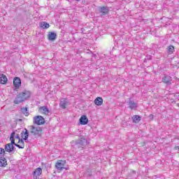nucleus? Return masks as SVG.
I'll list each match as a JSON object with an SVG mask.
<instances>
[{
	"label": "nucleus",
	"mask_w": 179,
	"mask_h": 179,
	"mask_svg": "<svg viewBox=\"0 0 179 179\" xmlns=\"http://www.w3.org/2000/svg\"><path fill=\"white\" fill-rule=\"evenodd\" d=\"M43 135V128L40 127H35L34 125H31L29 127V131L27 129H24V131L21 132V138H24V141L27 142L29 136H34L36 139L40 138Z\"/></svg>",
	"instance_id": "1"
},
{
	"label": "nucleus",
	"mask_w": 179,
	"mask_h": 179,
	"mask_svg": "<svg viewBox=\"0 0 179 179\" xmlns=\"http://www.w3.org/2000/svg\"><path fill=\"white\" fill-rule=\"evenodd\" d=\"M31 96V92L30 91L24 90L15 96L13 103L14 104H20V103H23L27 100V99H30Z\"/></svg>",
	"instance_id": "2"
},
{
	"label": "nucleus",
	"mask_w": 179,
	"mask_h": 179,
	"mask_svg": "<svg viewBox=\"0 0 179 179\" xmlns=\"http://www.w3.org/2000/svg\"><path fill=\"white\" fill-rule=\"evenodd\" d=\"M86 145H87V140L85 137H82L74 142L75 149H80V150L85 149Z\"/></svg>",
	"instance_id": "3"
},
{
	"label": "nucleus",
	"mask_w": 179,
	"mask_h": 179,
	"mask_svg": "<svg viewBox=\"0 0 179 179\" xmlns=\"http://www.w3.org/2000/svg\"><path fill=\"white\" fill-rule=\"evenodd\" d=\"M34 124L36 125H44L45 124V119L41 115H37L34 117Z\"/></svg>",
	"instance_id": "4"
},
{
	"label": "nucleus",
	"mask_w": 179,
	"mask_h": 179,
	"mask_svg": "<svg viewBox=\"0 0 179 179\" xmlns=\"http://www.w3.org/2000/svg\"><path fill=\"white\" fill-rule=\"evenodd\" d=\"M128 106L130 110H136V108H138V103L135 102V101L132 100L131 98L129 99Z\"/></svg>",
	"instance_id": "5"
},
{
	"label": "nucleus",
	"mask_w": 179,
	"mask_h": 179,
	"mask_svg": "<svg viewBox=\"0 0 179 179\" xmlns=\"http://www.w3.org/2000/svg\"><path fill=\"white\" fill-rule=\"evenodd\" d=\"M99 12L101 13L103 16H106V15H108L110 9L107 6H101L99 8Z\"/></svg>",
	"instance_id": "6"
},
{
	"label": "nucleus",
	"mask_w": 179,
	"mask_h": 179,
	"mask_svg": "<svg viewBox=\"0 0 179 179\" xmlns=\"http://www.w3.org/2000/svg\"><path fill=\"white\" fill-rule=\"evenodd\" d=\"M15 149L16 148L14 147L12 144L7 143L5 145L4 150L8 152V153H13L15 152Z\"/></svg>",
	"instance_id": "7"
},
{
	"label": "nucleus",
	"mask_w": 179,
	"mask_h": 179,
	"mask_svg": "<svg viewBox=\"0 0 179 179\" xmlns=\"http://www.w3.org/2000/svg\"><path fill=\"white\" fill-rule=\"evenodd\" d=\"M13 85L15 89H19L22 86V80L19 77H15L13 79Z\"/></svg>",
	"instance_id": "8"
},
{
	"label": "nucleus",
	"mask_w": 179,
	"mask_h": 179,
	"mask_svg": "<svg viewBox=\"0 0 179 179\" xmlns=\"http://www.w3.org/2000/svg\"><path fill=\"white\" fill-rule=\"evenodd\" d=\"M66 106H68V99L61 98L60 103H59V107L61 108H63V110H65V108H66Z\"/></svg>",
	"instance_id": "9"
},
{
	"label": "nucleus",
	"mask_w": 179,
	"mask_h": 179,
	"mask_svg": "<svg viewBox=\"0 0 179 179\" xmlns=\"http://www.w3.org/2000/svg\"><path fill=\"white\" fill-rule=\"evenodd\" d=\"M79 122L80 125H87L89 122V119L87 118V116L85 115H82L79 119Z\"/></svg>",
	"instance_id": "10"
},
{
	"label": "nucleus",
	"mask_w": 179,
	"mask_h": 179,
	"mask_svg": "<svg viewBox=\"0 0 179 179\" xmlns=\"http://www.w3.org/2000/svg\"><path fill=\"white\" fill-rule=\"evenodd\" d=\"M172 80L173 79L171 78V77L166 74H164V77L162 78V82L166 85H171Z\"/></svg>",
	"instance_id": "11"
},
{
	"label": "nucleus",
	"mask_w": 179,
	"mask_h": 179,
	"mask_svg": "<svg viewBox=\"0 0 179 179\" xmlns=\"http://www.w3.org/2000/svg\"><path fill=\"white\" fill-rule=\"evenodd\" d=\"M8 83V78L5 74H0V85H6Z\"/></svg>",
	"instance_id": "12"
},
{
	"label": "nucleus",
	"mask_w": 179,
	"mask_h": 179,
	"mask_svg": "<svg viewBox=\"0 0 179 179\" xmlns=\"http://www.w3.org/2000/svg\"><path fill=\"white\" fill-rule=\"evenodd\" d=\"M48 38L50 41H55V40H57V34L55 32H49Z\"/></svg>",
	"instance_id": "13"
},
{
	"label": "nucleus",
	"mask_w": 179,
	"mask_h": 179,
	"mask_svg": "<svg viewBox=\"0 0 179 179\" xmlns=\"http://www.w3.org/2000/svg\"><path fill=\"white\" fill-rule=\"evenodd\" d=\"M134 124H138L142 120V117L141 115H135L131 118Z\"/></svg>",
	"instance_id": "14"
},
{
	"label": "nucleus",
	"mask_w": 179,
	"mask_h": 179,
	"mask_svg": "<svg viewBox=\"0 0 179 179\" xmlns=\"http://www.w3.org/2000/svg\"><path fill=\"white\" fill-rule=\"evenodd\" d=\"M6 166H8L6 158L0 157V167H6Z\"/></svg>",
	"instance_id": "15"
},
{
	"label": "nucleus",
	"mask_w": 179,
	"mask_h": 179,
	"mask_svg": "<svg viewBox=\"0 0 179 179\" xmlns=\"http://www.w3.org/2000/svg\"><path fill=\"white\" fill-rule=\"evenodd\" d=\"M39 27H40V29H49L50 24H48V22L42 21L39 23Z\"/></svg>",
	"instance_id": "16"
},
{
	"label": "nucleus",
	"mask_w": 179,
	"mask_h": 179,
	"mask_svg": "<svg viewBox=\"0 0 179 179\" xmlns=\"http://www.w3.org/2000/svg\"><path fill=\"white\" fill-rule=\"evenodd\" d=\"M94 104L96 106H100L103 105V98L98 96L94 100Z\"/></svg>",
	"instance_id": "17"
},
{
	"label": "nucleus",
	"mask_w": 179,
	"mask_h": 179,
	"mask_svg": "<svg viewBox=\"0 0 179 179\" xmlns=\"http://www.w3.org/2000/svg\"><path fill=\"white\" fill-rule=\"evenodd\" d=\"M39 111L43 114H48V113H50V110L45 106L39 107Z\"/></svg>",
	"instance_id": "18"
},
{
	"label": "nucleus",
	"mask_w": 179,
	"mask_h": 179,
	"mask_svg": "<svg viewBox=\"0 0 179 179\" xmlns=\"http://www.w3.org/2000/svg\"><path fill=\"white\" fill-rule=\"evenodd\" d=\"M15 131H13L10 136V141L11 143H8L10 145H12L13 146H15V145H16V143H15Z\"/></svg>",
	"instance_id": "19"
},
{
	"label": "nucleus",
	"mask_w": 179,
	"mask_h": 179,
	"mask_svg": "<svg viewBox=\"0 0 179 179\" xmlns=\"http://www.w3.org/2000/svg\"><path fill=\"white\" fill-rule=\"evenodd\" d=\"M43 173V169L40 167L37 168L33 173V174H35L38 176H41V174Z\"/></svg>",
	"instance_id": "20"
},
{
	"label": "nucleus",
	"mask_w": 179,
	"mask_h": 179,
	"mask_svg": "<svg viewBox=\"0 0 179 179\" xmlns=\"http://www.w3.org/2000/svg\"><path fill=\"white\" fill-rule=\"evenodd\" d=\"M20 111L22 114H24V115H25L26 117H27V115H29V110L27 108V107L25 108H20Z\"/></svg>",
	"instance_id": "21"
},
{
	"label": "nucleus",
	"mask_w": 179,
	"mask_h": 179,
	"mask_svg": "<svg viewBox=\"0 0 179 179\" xmlns=\"http://www.w3.org/2000/svg\"><path fill=\"white\" fill-rule=\"evenodd\" d=\"M55 167L57 170H60V171L64 170V166H62V164H61L59 161L56 162Z\"/></svg>",
	"instance_id": "22"
},
{
	"label": "nucleus",
	"mask_w": 179,
	"mask_h": 179,
	"mask_svg": "<svg viewBox=\"0 0 179 179\" xmlns=\"http://www.w3.org/2000/svg\"><path fill=\"white\" fill-rule=\"evenodd\" d=\"M168 52L169 54H173V52H174V46L169 45L168 47Z\"/></svg>",
	"instance_id": "23"
},
{
	"label": "nucleus",
	"mask_w": 179,
	"mask_h": 179,
	"mask_svg": "<svg viewBox=\"0 0 179 179\" xmlns=\"http://www.w3.org/2000/svg\"><path fill=\"white\" fill-rule=\"evenodd\" d=\"M0 155H2L3 157L6 155V151L5 150V148H0Z\"/></svg>",
	"instance_id": "24"
},
{
	"label": "nucleus",
	"mask_w": 179,
	"mask_h": 179,
	"mask_svg": "<svg viewBox=\"0 0 179 179\" xmlns=\"http://www.w3.org/2000/svg\"><path fill=\"white\" fill-rule=\"evenodd\" d=\"M22 138L18 140V143H21V145H22L24 148V136L22 137Z\"/></svg>",
	"instance_id": "25"
},
{
	"label": "nucleus",
	"mask_w": 179,
	"mask_h": 179,
	"mask_svg": "<svg viewBox=\"0 0 179 179\" xmlns=\"http://www.w3.org/2000/svg\"><path fill=\"white\" fill-rule=\"evenodd\" d=\"M15 146H16V148H18V149H24V147L22 145H19V144H15Z\"/></svg>",
	"instance_id": "26"
},
{
	"label": "nucleus",
	"mask_w": 179,
	"mask_h": 179,
	"mask_svg": "<svg viewBox=\"0 0 179 179\" xmlns=\"http://www.w3.org/2000/svg\"><path fill=\"white\" fill-rule=\"evenodd\" d=\"M59 162L61 163V164L62 165L63 167H64V166H65V164H66V160H59Z\"/></svg>",
	"instance_id": "27"
},
{
	"label": "nucleus",
	"mask_w": 179,
	"mask_h": 179,
	"mask_svg": "<svg viewBox=\"0 0 179 179\" xmlns=\"http://www.w3.org/2000/svg\"><path fill=\"white\" fill-rule=\"evenodd\" d=\"M150 120H153L155 118L154 115L152 114H150L149 116Z\"/></svg>",
	"instance_id": "28"
},
{
	"label": "nucleus",
	"mask_w": 179,
	"mask_h": 179,
	"mask_svg": "<svg viewBox=\"0 0 179 179\" xmlns=\"http://www.w3.org/2000/svg\"><path fill=\"white\" fill-rule=\"evenodd\" d=\"M15 139H18V141H19L20 139H21V138H20V136H19V134H16V136H15Z\"/></svg>",
	"instance_id": "29"
},
{
	"label": "nucleus",
	"mask_w": 179,
	"mask_h": 179,
	"mask_svg": "<svg viewBox=\"0 0 179 179\" xmlns=\"http://www.w3.org/2000/svg\"><path fill=\"white\" fill-rule=\"evenodd\" d=\"M145 59H152V56H150V55L146 56Z\"/></svg>",
	"instance_id": "30"
},
{
	"label": "nucleus",
	"mask_w": 179,
	"mask_h": 179,
	"mask_svg": "<svg viewBox=\"0 0 179 179\" xmlns=\"http://www.w3.org/2000/svg\"><path fill=\"white\" fill-rule=\"evenodd\" d=\"M37 177H38V176H37V175L33 173V178H34V179H37Z\"/></svg>",
	"instance_id": "31"
},
{
	"label": "nucleus",
	"mask_w": 179,
	"mask_h": 179,
	"mask_svg": "<svg viewBox=\"0 0 179 179\" xmlns=\"http://www.w3.org/2000/svg\"><path fill=\"white\" fill-rule=\"evenodd\" d=\"M175 150H178L179 151V146H176L175 147Z\"/></svg>",
	"instance_id": "32"
},
{
	"label": "nucleus",
	"mask_w": 179,
	"mask_h": 179,
	"mask_svg": "<svg viewBox=\"0 0 179 179\" xmlns=\"http://www.w3.org/2000/svg\"><path fill=\"white\" fill-rule=\"evenodd\" d=\"M95 57H96V54H92V58H94Z\"/></svg>",
	"instance_id": "33"
},
{
	"label": "nucleus",
	"mask_w": 179,
	"mask_h": 179,
	"mask_svg": "<svg viewBox=\"0 0 179 179\" xmlns=\"http://www.w3.org/2000/svg\"><path fill=\"white\" fill-rule=\"evenodd\" d=\"M64 170H69V167H64Z\"/></svg>",
	"instance_id": "34"
},
{
	"label": "nucleus",
	"mask_w": 179,
	"mask_h": 179,
	"mask_svg": "<svg viewBox=\"0 0 179 179\" xmlns=\"http://www.w3.org/2000/svg\"><path fill=\"white\" fill-rule=\"evenodd\" d=\"M76 1H80V0H76Z\"/></svg>",
	"instance_id": "35"
}]
</instances>
